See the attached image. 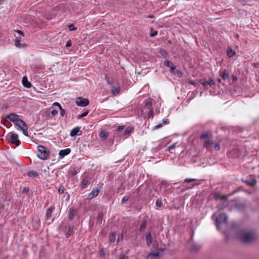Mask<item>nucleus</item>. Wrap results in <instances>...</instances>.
I'll list each match as a JSON object with an SVG mask.
<instances>
[{"label": "nucleus", "mask_w": 259, "mask_h": 259, "mask_svg": "<svg viewBox=\"0 0 259 259\" xmlns=\"http://www.w3.org/2000/svg\"><path fill=\"white\" fill-rule=\"evenodd\" d=\"M146 240L147 244L150 245L152 242V238L150 233H147L146 235Z\"/></svg>", "instance_id": "obj_16"}, {"label": "nucleus", "mask_w": 259, "mask_h": 259, "mask_svg": "<svg viewBox=\"0 0 259 259\" xmlns=\"http://www.w3.org/2000/svg\"><path fill=\"white\" fill-rule=\"evenodd\" d=\"M100 255H104V251L103 249H102V250H100Z\"/></svg>", "instance_id": "obj_56"}, {"label": "nucleus", "mask_w": 259, "mask_h": 259, "mask_svg": "<svg viewBox=\"0 0 259 259\" xmlns=\"http://www.w3.org/2000/svg\"><path fill=\"white\" fill-rule=\"evenodd\" d=\"M200 83L203 85V86H206L208 85L207 81L204 80V79H201L200 80Z\"/></svg>", "instance_id": "obj_38"}, {"label": "nucleus", "mask_w": 259, "mask_h": 259, "mask_svg": "<svg viewBox=\"0 0 259 259\" xmlns=\"http://www.w3.org/2000/svg\"><path fill=\"white\" fill-rule=\"evenodd\" d=\"M214 148L215 150L219 151L220 149V145L219 143H215L214 146Z\"/></svg>", "instance_id": "obj_39"}, {"label": "nucleus", "mask_w": 259, "mask_h": 259, "mask_svg": "<svg viewBox=\"0 0 259 259\" xmlns=\"http://www.w3.org/2000/svg\"><path fill=\"white\" fill-rule=\"evenodd\" d=\"M217 81L219 82V83H221V79L220 78H219L217 79Z\"/></svg>", "instance_id": "obj_59"}, {"label": "nucleus", "mask_w": 259, "mask_h": 259, "mask_svg": "<svg viewBox=\"0 0 259 259\" xmlns=\"http://www.w3.org/2000/svg\"><path fill=\"white\" fill-rule=\"evenodd\" d=\"M176 143H174L169 146H168L167 148V150L170 151L172 149L176 147Z\"/></svg>", "instance_id": "obj_36"}, {"label": "nucleus", "mask_w": 259, "mask_h": 259, "mask_svg": "<svg viewBox=\"0 0 259 259\" xmlns=\"http://www.w3.org/2000/svg\"><path fill=\"white\" fill-rule=\"evenodd\" d=\"M164 64L165 66L169 67L171 71H173L176 69V66H175L171 62H170L168 60H165L164 62Z\"/></svg>", "instance_id": "obj_11"}, {"label": "nucleus", "mask_w": 259, "mask_h": 259, "mask_svg": "<svg viewBox=\"0 0 259 259\" xmlns=\"http://www.w3.org/2000/svg\"><path fill=\"white\" fill-rule=\"evenodd\" d=\"M215 199H218V197L217 195H215Z\"/></svg>", "instance_id": "obj_62"}, {"label": "nucleus", "mask_w": 259, "mask_h": 259, "mask_svg": "<svg viewBox=\"0 0 259 259\" xmlns=\"http://www.w3.org/2000/svg\"><path fill=\"white\" fill-rule=\"evenodd\" d=\"M213 144V141L211 139H207L204 142V147L207 148L210 145Z\"/></svg>", "instance_id": "obj_19"}, {"label": "nucleus", "mask_w": 259, "mask_h": 259, "mask_svg": "<svg viewBox=\"0 0 259 259\" xmlns=\"http://www.w3.org/2000/svg\"><path fill=\"white\" fill-rule=\"evenodd\" d=\"M115 233L112 232L110 234V237H109V242L110 243H113L114 242L115 240Z\"/></svg>", "instance_id": "obj_23"}, {"label": "nucleus", "mask_w": 259, "mask_h": 259, "mask_svg": "<svg viewBox=\"0 0 259 259\" xmlns=\"http://www.w3.org/2000/svg\"><path fill=\"white\" fill-rule=\"evenodd\" d=\"M123 128V126L122 125V126H119L117 128V131H118V132H120L121 131H122Z\"/></svg>", "instance_id": "obj_47"}, {"label": "nucleus", "mask_w": 259, "mask_h": 259, "mask_svg": "<svg viewBox=\"0 0 259 259\" xmlns=\"http://www.w3.org/2000/svg\"><path fill=\"white\" fill-rule=\"evenodd\" d=\"M128 197L127 196H124L123 197L122 199V202H126L128 200Z\"/></svg>", "instance_id": "obj_46"}, {"label": "nucleus", "mask_w": 259, "mask_h": 259, "mask_svg": "<svg viewBox=\"0 0 259 259\" xmlns=\"http://www.w3.org/2000/svg\"><path fill=\"white\" fill-rule=\"evenodd\" d=\"M190 83L192 84H194V82L193 81H190L189 82Z\"/></svg>", "instance_id": "obj_60"}, {"label": "nucleus", "mask_w": 259, "mask_h": 259, "mask_svg": "<svg viewBox=\"0 0 259 259\" xmlns=\"http://www.w3.org/2000/svg\"><path fill=\"white\" fill-rule=\"evenodd\" d=\"M58 113V111L56 109H52L51 111V114L52 116H55Z\"/></svg>", "instance_id": "obj_41"}, {"label": "nucleus", "mask_w": 259, "mask_h": 259, "mask_svg": "<svg viewBox=\"0 0 259 259\" xmlns=\"http://www.w3.org/2000/svg\"><path fill=\"white\" fill-rule=\"evenodd\" d=\"M71 150L69 148L61 150L59 152V156L61 158H62L64 156L69 154Z\"/></svg>", "instance_id": "obj_9"}, {"label": "nucleus", "mask_w": 259, "mask_h": 259, "mask_svg": "<svg viewBox=\"0 0 259 259\" xmlns=\"http://www.w3.org/2000/svg\"><path fill=\"white\" fill-rule=\"evenodd\" d=\"M156 205L157 209H159L161 205H162V201L161 199H157L156 202Z\"/></svg>", "instance_id": "obj_32"}, {"label": "nucleus", "mask_w": 259, "mask_h": 259, "mask_svg": "<svg viewBox=\"0 0 259 259\" xmlns=\"http://www.w3.org/2000/svg\"><path fill=\"white\" fill-rule=\"evenodd\" d=\"M99 193V189H94L90 193L89 197L90 199H93L98 196Z\"/></svg>", "instance_id": "obj_10"}, {"label": "nucleus", "mask_w": 259, "mask_h": 259, "mask_svg": "<svg viewBox=\"0 0 259 259\" xmlns=\"http://www.w3.org/2000/svg\"><path fill=\"white\" fill-rule=\"evenodd\" d=\"M65 190V188L63 186H61L58 189V191L60 193H63Z\"/></svg>", "instance_id": "obj_37"}, {"label": "nucleus", "mask_w": 259, "mask_h": 259, "mask_svg": "<svg viewBox=\"0 0 259 259\" xmlns=\"http://www.w3.org/2000/svg\"><path fill=\"white\" fill-rule=\"evenodd\" d=\"M100 137L102 139H106L108 136V133L105 131H102L100 134Z\"/></svg>", "instance_id": "obj_24"}, {"label": "nucleus", "mask_w": 259, "mask_h": 259, "mask_svg": "<svg viewBox=\"0 0 259 259\" xmlns=\"http://www.w3.org/2000/svg\"><path fill=\"white\" fill-rule=\"evenodd\" d=\"M88 184V181L85 179H83L81 182L82 187L84 188H85Z\"/></svg>", "instance_id": "obj_31"}, {"label": "nucleus", "mask_w": 259, "mask_h": 259, "mask_svg": "<svg viewBox=\"0 0 259 259\" xmlns=\"http://www.w3.org/2000/svg\"><path fill=\"white\" fill-rule=\"evenodd\" d=\"M68 27L69 28L70 30H74L75 28L73 27L72 25H68Z\"/></svg>", "instance_id": "obj_48"}, {"label": "nucleus", "mask_w": 259, "mask_h": 259, "mask_svg": "<svg viewBox=\"0 0 259 259\" xmlns=\"http://www.w3.org/2000/svg\"><path fill=\"white\" fill-rule=\"evenodd\" d=\"M159 257L158 252L155 253H151L147 256V259H158Z\"/></svg>", "instance_id": "obj_15"}, {"label": "nucleus", "mask_w": 259, "mask_h": 259, "mask_svg": "<svg viewBox=\"0 0 259 259\" xmlns=\"http://www.w3.org/2000/svg\"><path fill=\"white\" fill-rule=\"evenodd\" d=\"M244 182L250 186H254L256 184V181L254 179H251V180H246L244 181Z\"/></svg>", "instance_id": "obj_18"}, {"label": "nucleus", "mask_w": 259, "mask_h": 259, "mask_svg": "<svg viewBox=\"0 0 259 259\" xmlns=\"http://www.w3.org/2000/svg\"><path fill=\"white\" fill-rule=\"evenodd\" d=\"M133 131V128L131 127H127L125 130L124 131V135H128L130 134Z\"/></svg>", "instance_id": "obj_27"}, {"label": "nucleus", "mask_w": 259, "mask_h": 259, "mask_svg": "<svg viewBox=\"0 0 259 259\" xmlns=\"http://www.w3.org/2000/svg\"><path fill=\"white\" fill-rule=\"evenodd\" d=\"M105 79L108 84H111L113 83L112 81L110 80L107 75H105Z\"/></svg>", "instance_id": "obj_40"}, {"label": "nucleus", "mask_w": 259, "mask_h": 259, "mask_svg": "<svg viewBox=\"0 0 259 259\" xmlns=\"http://www.w3.org/2000/svg\"><path fill=\"white\" fill-rule=\"evenodd\" d=\"M75 103L78 106L85 107L89 105V101L87 99L78 97L76 98Z\"/></svg>", "instance_id": "obj_6"}, {"label": "nucleus", "mask_w": 259, "mask_h": 259, "mask_svg": "<svg viewBox=\"0 0 259 259\" xmlns=\"http://www.w3.org/2000/svg\"><path fill=\"white\" fill-rule=\"evenodd\" d=\"M111 90L113 95L116 96L119 92V87L118 85H113L111 87Z\"/></svg>", "instance_id": "obj_14"}, {"label": "nucleus", "mask_w": 259, "mask_h": 259, "mask_svg": "<svg viewBox=\"0 0 259 259\" xmlns=\"http://www.w3.org/2000/svg\"><path fill=\"white\" fill-rule=\"evenodd\" d=\"M228 217L224 213L220 214L216 218L217 227L219 230H221L222 225H226Z\"/></svg>", "instance_id": "obj_3"}, {"label": "nucleus", "mask_w": 259, "mask_h": 259, "mask_svg": "<svg viewBox=\"0 0 259 259\" xmlns=\"http://www.w3.org/2000/svg\"><path fill=\"white\" fill-rule=\"evenodd\" d=\"M79 132L81 133V131L79 130L78 127L74 128L70 131V136L74 137L78 135Z\"/></svg>", "instance_id": "obj_17"}, {"label": "nucleus", "mask_w": 259, "mask_h": 259, "mask_svg": "<svg viewBox=\"0 0 259 259\" xmlns=\"http://www.w3.org/2000/svg\"><path fill=\"white\" fill-rule=\"evenodd\" d=\"M38 175V174L36 171L33 170H29L26 173V176L32 178L37 177Z\"/></svg>", "instance_id": "obj_13"}, {"label": "nucleus", "mask_w": 259, "mask_h": 259, "mask_svg": "<svg viewBox=\"0 0 259 259\" xmlns=\"http://www.w3.org/2000/svg\"><path fill=\"white\" fill-rule=\"evenodd\" d=\"M53 211V208L49 207L48 208L46 212V215L47 216V218H50L52 215V213Z\"/></svg>", "instance_id": "obj_25"}, {"label": "nucleus", "mask_w": 259, "mask_h": 259, "mask_svg": "<svg viewBox=\"0 0 259 259\" xmlns=\"http://www.w3.org/2000/svg\"><path fill=\"white\" fill-rule=\"evenodd\" d=\"M15 125L18 127V130H22L23 134L26 137L28 136L27 129L28 127L25 122L21 119H19L15 123Z\"/></svg>", "instance_id": "obj_4"}, {"label": "nucleus", "mask_w": 259, "mask_h": 259, "mask_svg": "<svg viewBox=\"0 0 259 259\" xmlns=\"http://www.w3.org/2000/svg\"><path fill=\"white\" fill-rule=\"evenodd\" d=\"M162 126V124H159L158 125H156L155 127H154V128L155 129H158L160 127H161Z\"/></svg>", "instance_id": "obj_50"}, {"label": "nucleus", "mask_w": 259, "mask_h": 259, "mask_svg": "<svg viewBox=\"0 0 259 259\" xmlns=\"http://www.w3.org/2000/svg\"><path fill=\"white\" fill-rule=\"evenodd\" d=\"M239 238L244 243H249L255 238V235L253 232L241 231L239 234Z\"/></svg>", "instance_id": "obj_1"}, {"label": "nucleus", "mask_w": 259, "mask_h": 259, "mask_svg": "<svg viewBox=\"0 0 259 259\" xmlns=\"http://www.w3.org/2000/svg\"><path fill=\"white\" fill-rule=\"evenodd\" d=\"M77 173V171L76 169H73L72 171V175H75Z\"/></svg>", "instance_id": "obj_51"}, {"label": "nucleus", "mask_w": 259, "mask_h": 259, "mask_svg": "<svg viewBox=\"0 0 259 259\" xmlns=\"http://www.w3.org/2000/svg\"><path fill=\"white\" fill-rule=\"evenodd\" d=\"M22 83L23 85L27 88H29L31 86V83L28 81L26 76H23L22 78Z\"/></svg>", "instance_id": "obj_12"}, {"label": "nucleus", "mask_w": 259, "mask_h": 259, "mask_svg": "<svg viewBox=\"0 0 259 259\" xmlns=\"http://www.w3.org/2000/svg\"><path fill=\"white\" fill-rule=\"evenodd\" d=\"M236 207L239 210H243L245 208V205L244 204L239 203L236 205Z\"/></svg>", "instance_id": "obj_26"}, {"label": "nucleus", "mask_w": 259, "mask_h": 259, "mask_svg": "<svg viewBox=\"0 0 259 259\" xmlns=\"http://www.w3.org/2000/svg\"><path fill=\"white\" fill-rule=\"evenodd\" d=\"M160 53L162 55V56H165L166 55L167 53L166 52H165V51L164 50V49H160Z\"/></svg>", "instance_id": "obj_43"}, {"label": "nucleus", "mask_w": 259, "mask_h": 259, "mask_svg": "<svg viewBox=\"0 0 259 259\" xmlns=\"http://www.w3.org/2000/svg\"><path fill=\"white\" fill-rule=\"evenodd\" d=\"M208 135H209V134L207 132H204L200 136V139H204L207 138L208 137Z\"/></svg>", "instance_id": "obj_29"}, {"label": "nucleus", "mask_w": 259, "mask_h": 259, "mask_svg": "<svg viewBox=\"0 0 259 259\" xmlns=\"http://www.w3.org/2000/svg\"><path fill=\"white\" fill-rule=\"evenodd\" d=\"M66 46L68 47L71 46L70 42H68L67 44H66Z\"/></svg>", "instance_id": "obj_58"}, {"label": "nucleus", "mask_w": 259, "mask_h": 259, "mask_svg": "<svg viewBox=\"0 0 259 259\" xmlns=\"http://www.w3.org/2000/svg\"><path fill=\"white\" fill-rule=\"evenodd\" d=\"M157 32L156 31H154V32H152L151 33V36L153 37V36H155L156 35H157Z\"/></svg>", "instance_id": "obj_53"}, {"label": "nucleus", "mask_w": 259, "mask_h": 259, "mask_svg": "<svg viewBox=\"0 0 259 259\" xmlns=\"http://www.w3.org/2000/svg\"><path fill=\"white\" fill-rule=\"evenodd\" d=\"M89 112V110L85 111L84 112H83L80 115L79 118H83V117L86 116L88 114Z\"/></svg>", "instance_id": "obj_35"}, {"label": "nucleus", "mask_w": 259, "mask_h": 259, "mask_svg": "<svg viewBox=\"0 0 259 259\" xmlns=\"http://www.w3.org/2000/svg\"><path fill=\"white\" fill-rule=\"evenodd\" d=\"M237 78L236 77H234L233 80L236 79Z\"/></svg>", "instance_id": "obj_63"}, {"label": "nucleus", "mask_w": 259, "mask_h": 259, "mask_svg": "<svg viewBox=\"0 0 259 259\" xmlns=\"http://www.w3.org/2000/svg\"><path fill=\"white\" fill-rule=\"evenodd\" d=\"M208 85H209L210 86H212V85L214 84V81L212 78H209L208 80L207 81Z\"/></svg>", "instance_id": "obj_34"}, {"label": "nucleus", "mask_w": 259, "mask_h": 259, "mask_svg": "<svg viewBox=\"0 0 259 259\" xmlns=\"http://www.w3.org/2000/svg\"><path fill=\"white\" fill-rule=\"evenodd\" d=\"M53 105L54 106H58L59 107V108L61 107V106L60 105V104L59 103H58V102L54 103L53 104Z\"/></svg>", "instance_id": "obj_45"}, {"label": "nucleus", "mask_w": 259, "mask_h": 259, "mask_svg": "<svg viewBox=\"0 0 259 259\" xmlns=\"http://www.w3.org/2000/svg\"><path fill=\"white\" fill-rule=\"evenodd\" d=\"M221 199L222 200H226L227 199V196L226 195H223L221 197Z\"/></svg>", "instance_id": "obj_54"}, {"label": "nucleus", "mask_w": 259, "mask_h": 259, "mask_svg": "<svg viewBox=\"0 0 259 259\" xmlns=\"http://www.w3.org/2000/svg\"><path fill=\"white\" fill-rule=\"evenodd\" d=\"M122 239V235H120V234H119L118 236L117 241H119L120 239Z\"/></svg>", "instance_id": "obj_52"}, {"label": "nucleus", "mask_w": 259, "mask_h": 259, "mask_svg": "<svg viewBox=\"0 0 259 259\" xmlns=\"http://www.w3.org/2000/svg\"><path fill=\"white\" fill-rule=\"evenodd\" d=\"M11 143L13 144H15L17 146H19L20 141L18 139V135L17 134L14 133L11 135Z\"/></svg>", "instance_id": "obj_7"}, {"label": "nucleus", "mask_w": 259, "mask_h": 259, "mask_svg": "<svg viewBox=\"0 0 259 259\" xmlns=\"http://www.w3.org/2000/svg\"><path fill=\"white\" fill-rule=\"evenodd\" d=\"M220 76H221L222 78L225 80L228 79L229 77V74L226 70L222 72H220Z\"/></svg>", "instance_id": "obj_20"}, {"label": "nucleus", "mask_w": 259, "mask_h": 259, "mask_svg": "<svg viewBox=\"0 0 259 259\" xmlns=\"http://www.w3.org/2000/svg\"><path fill=\"white\" fill-rule=\"evenodd\" d=\"M37 155L39 159L46 160L49 157L50 151L47 148L39 145L37 146Z\"/></svg>", "instance_id": "obj_2"}, {"label": "nucleus", "mask_w": 259, "mask_h": 259, "mask_svg": "<svg viewBox=\"0 0 259 259\" xmlns=\"http://www.w3.org/2000/svg\"><path fill=\"white\" fill-rule=\"evenodd\" d=\"M124 255L123 254H120L119 255V259H124Z\"/></svg>", "instance_id": "obj_57"}, {"label": "nucleus", "mask_w": 259, "mask_h": 259, "mask_svg": "<svg viewBox=\"0 0 259 259\" xmlns=\"http://www.w3.org/2000/svg\"><path fill=\"white\" fill-rule=\"evenodd\" d=\"M10 121L14 122L15 123L19 119L18 115L15 113H11L8 115L7 117Z\"/></svg>", "instance_id": "obj_8"}, {"label": "nucleus", "mask_w": 259, "mask_h": 259, "mask_svg": "<svg viewBox=\"0 0 259 259\" xmlns=\"http://www.w3.org/2000/svg\"><path fill=\"white\" fill-rule=\"evenodd\" d=\"M195 180H196V179H185V182H190L194 181Z\"/></svg>", "instance_id": "obj_44"}, {"label": "nucleus", "mask_w": 259, "mask_h": 259, "mask_svg": "<svg viewBox=\"0 0 259 259\" xmlns=\"http://www.w3.org/2000/svg\"><path fill=\"white\" fill-rule=\"evenodd\" d=\"M60 109V115L61 116H64L65 114V110L62 108V107H60L59 108Z\"/></svg>", "instance_id": "obj_42"}, {"label": "nucleus", "mask_w": 259, "mask_h": 259, "mask_svg": "<svg viewBox=\"0 0 259 259\" xmlns=\"http://www.w3.org/2000/svg\"><path fill=\"white\" fill-rule=\"evenodd\" d=\"M28 188H24V191H28Z\"/></svg>", "instance_id": "obj_61"}, {"label": "nucleus", "mask_w": 259, "mask_h": 259, "mask_svg": "<svg viewBox=\"0 0 259 259\" xmlns=\"http://www.w3.org/2000/svg\"><path fill=\"white\" fill-rule=\"evenodd\" d=\"M145 227H146V222L144 221H143V222L141 224L139 230L140 231H142L145 228Z\"/></svg>", "instance_id": "obj_33"}, {"label": "nucleus", "mask_w": 259, "mask_h": 259, "mask_svg": "<svg viewBox=\"0 0 259 259\" xmlns=\"http://www.w3.org/2000/svg\"><path fill=\"white\" fill-rule=\"evenodd\" d=\"M16 32H17L18 33H19V34H21V35H23V36L24 35L23 33V32H22V31H21V30H17V31H16Z\"/></svg>", "instance_id": "obj_55"}, {"label": "nucleus", "mask_w": 259, "mask_h": 259, "mask_svg": "<svg viewBox=\"0 0 259 259\" xmlns=\"http://www.w3.org/2000/svg\"><path fill=\"white\" fill-rule=\"evenodd\" d=\"M145 108L147 109L149 117H153L152 100L150 98L145 100Z\"/></svg>", "instance_id": "obj_5"}, {"label": "nucleus", "mask_w": 259, "mask_h": 259, "mask_svg": "<svg viewBox=\"0 0 259 259\" xmlns=\"http://www.w3.org/2000/svg\"><path fill=\"white\" fill-rule=\"evenodd\" d=\"M21 38L17 37L15 40V45L17 47H20Z\"/></svg>", "instance_id": "obj_28"}, {"label": "nucleus", "mask_w": 259, "mask_h": 259, "mask_svg": "<svg viewBox=\"0 0 259 259\" xmlns=\"http://www.w3.org/2000/svg\"><path fill=\"white\" fill-rule=\"evenodd\" d=\"M76 213V211L75 209H73L72 208L70 209L69 210V219L70 220H73L75 214Z\"/></svg>", "instance_id": "obj_21"}, {"label": "nucleus", "mask_w": 259, "mask_h": 259, "mask_svg": "<svg viewBox=\"0 0 259 259\" xmlns=\"http://www.w3.org/2000/svg\"><path fill=\"white\" fill-rule=\"evenodd\" d=\"M162 121L164 124H167L168 123V119H163L162 120Z\"/></svg>", "instance_id": "obj_49"}, {"label": "nucleus", "mask_w": 259, "mask_h": 259, "mask_svg": "<svg viewBox=\"0 0 259 259\" xmlns=\"http://www.w3.org/2000/svg\"><path fill=\"white\" fill-rule=\"evenodd\" d=\"M236 53L231 48H229L227 50V55L229 57H233L235 55Z\"/></svg>", "instance_id": "obj_22"}, {"label": "nucleus", "mask_w": 259, "mask_h": 259, "mask_svg": "<svg viewBox=\"0 0 259 259\" xmlns=\"http://www.w3.org/2000/svg\"><path fill=\"white\" fill-rule=\"evenodd\" d=\"M72 231H73V228L72 227H69L68 230L66 234V236L67 238L69 237L71 235V233L72 232Z\"/></svg>", "instance_id": "obj_30"}]
</instances>
